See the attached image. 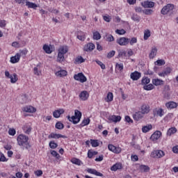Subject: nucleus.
<instances>
[{
    "instance_id": "63",
    "label": "nucleus",
    "mask_w": 178,
    "mask_h": 178,
    "mask_svg": "<svg viewBox=\"0 0 178 178\" xmlns=\"http://www.w3.org/2000/svg\"><path fill=\"white\" fill-rule=\"evenodd\" d=\"M8 134L10 136H15V134H16V130H15V129H10L8 130Z\"/></svg>"
},
{
    "instance_id": "46",
    "label": "nucleus",
    "mask_w": 178,
    "mask_h": 178,
    "mask_svg": "<svg viewBox=\"0 0 178 178\" xmlns=\"http://www.w3.org/2000/svg\"><path fill=\"white\" fill-rule=\"evenodd\" d=\"M65 127V125L60 122H58L56 124V129H58V130H62Z\"/></svg>"
},
{
    "instance_id": "21",
    "label": "nucleus",
    "mask_w": 178,
    "mask_h": 178,
    "mask_svg": "<svg viewBox=\"0 0 178 178\" xmlns=\"http://www.w3.org/2000/svg\"><path fill=\"white\" fill-rule=\"evenodd\" d=\"M95 48V45L92 43H88L84 47V51L86 52H89L90 51L94 50Z\"/></svg>"
},
{
    "instance_id": "35",
    "label": "nucleus",
    "mask_w": 178,
    "mask_h": 178,
    "mask_svg": "<svg viewBox=\"0 0 178 178\" xmlns=\"http://www.w3.org/2000/svg\"><path fill=\"white\" fill-rule=\"evenodd\" d=\"M106 102H111L113 101V94L112 92H108L107 97L105 99Z\"/></svg>"
},
{
    "instance_id": "60",
    "label": "nucleus",
    "mask_w": 178,
    "mask_h": 178,
    "mask_svg": "<svg viewBox=\"0 0 178 178\" xmlns=\"http://www.w3.org/2000/svg\"><path fill=\"white\" fill-rule=\"evenodd\" d=\"M103 19L104 22H107V23H109V22H111V19L112 18L109 15H104L103 16Z\"/></svg>"
},
{
    "instance_id": "1",
    "label": "nucleus",
    "mask_w": 178,
    "mask_h": 178,
    "mask_svg": "<svg viewBox=\"0 0 178 178\" xmlns=\"http://www.w3.org/2000/svg\"><path fill=\"white\" fill-rule=\"evenodd\" d=\"M29 137L26 135L21 134L17 137V143L19 145H22L23 147H25L26 149H29V148H31V146L30 145V143H29Z\"/></svg>"
},
{
    "instance_id": "24",
    "label": "nucleus",
    "mask_w": 178,
    "mask_h": 178,
    "mask_svg": "<svg viewBox=\"0 0 178 178\" xmlns=\"http://www.w3.org/2000/svg\"><path fill=\"white\" fill-rule=\"evenodd\" d=\"M171 72L172 69H170V67H168L162 72L159 73V76H160L161 77H165V76H168V74H170Z\"/></svg>"
},
{
    "instance_id": "38",
    "label": "nucleus",
    "mask_w": 178,
    "mask_h": 178,
    "mask_svg": "<svg viewBox=\"0 0 178 178\" xmlns=\"http://www.w3.org/2000/svg\"><path fill=\"white\" fill-rule=\"evenodd\" d=\"M10 83H15L16 81H17L18 78H17V74H13V75H10Z\"/></svg>"
},
{
    "instance_id": "30",
    "label": "nucleus",
    "mask_w": 178,
    "mask_h": 178,
    "mask_svg": "<svg viewBox=\"0 0 178 178\" xmlns=\"http://www.w3.org/2000/svg\"><path fill=\"white\" fill-rule=\"evenodd\" d=\"M67 51H69V49H67V47L63 46L59 48L58 54H61L65 56V54H67Z\"/></svg>"
},
{
    "instance_id": "43",
    "label": "nucleus",
    "mask_w": 178,
    "mask_h": 178,
    "mask_svg": "<svg viewBox=\"0 0 178 178\" xmlns=\"http://www.w3.org/2000/svg\"><path fill=\"white\" fill-rule=\"evenodd\" d=\"M49 145L52 149H55V148L58 147V143H55L54 140L50 141Z\"/></svg>"
},
{
    "instance_id": "56",
    "label": "nucleus",
    "mask_w": 178,
    "mask_h": 178,
    "mask_svg": "<svg viewBox=\"0 0 178 178\" xmlns=\"http://www.w3.org/2000/svg\"><path fill=\"white\" fill-rule=\"evenodd\" d=\"M96 63H97V65H99V66H100L101 69H102L103 70H105V69H106V67L104 65V64L102 63V62L99 60H96Z\"/></svg>"
},
{
    "instance_id": "13",
    "label": "nucleus",
    "mask_w": 178,
    "mask_h": 178,
    "mask_svg": "<svg viewBox=\"0 0 178 178\" xmlns=\"http://www.w3.org/2000/svg\"><path fill=\"white\" fill-rule=\"evenodd\" d=\"M144 113H142L141 111H138L136 112L134 115H133V118L134 119V120H140L141 119H143V118H144Z\"/></svg>"
},
{
    "instance_id": "40",
    "label": "nucleus",
    "mask_w": 178,
    "mask_h": 178,
    "mask_svg": "<svg viewBox=\"0 0 178 178\" xmlns=\"http://www.w3.org/2000/svg\"><path fill=\"white\" fill-rule=\"evenodd\" d=\"M71 162L72 163H74V165H78L79 166L81 165V161H80V159H79L73 158L72 159Z\"/></svg>"
},
{
    "instance_id": "26",
    "label": "nucleus",
    "mask_w": 178,
    "mask_h": 178,
    "mask_svg": "<svg viewBox=\"0 0 178 178\" xmlns=\"http://www.w3.org/2000/svg\"><path fill=\"white\" fill-rule=\"evenodd\" d=\"M26 3V6H27L28 8H31V9H37V8H38V6L33 2H30V1H26L25 2Z\"/></svg>"
},
{
    "instance_id": "50",
    "label": "nucleus",
    "mask_w": 178,
    "mask_h": 178,
    "mask_svg": "<svg viewBox=\"0 0 178 178\" xmlns=\"http://www.w3.org/2000/svg\"><path fill=\"white\" fill-rule=\"evenodd\" d=\"M151 81V80L149 79V78L148 77H143L142 79V84H149V82Z\"/></svg>"
},
{
    "instance_id": "25",
    "label": "nucleus",
    "mask_w": 178,
    "mask_h": 178,
    "mask_svg": "<svg viewBox=\"0 0 178 178\" xmlns=\"http://www.w3.org/2000/svg\"><path fill=\"white\" fill-rule=\"evenodd\" d=\"M154 112L156 116H159L160 118H162V116L165 115V111H163V109L162 108H156Z\"/></svg>"
},
{
    "instance_id": "42",
    "label": "nucleus",
    "mask_w": 178,
    "mask_h": 178,
    "mask_svg": "<svg viewBox=\"0 0 178 178\" xmlns=\"http://www.w3.org/2000/svg\"><path fill=\"white\" fill-rule=\"evenodd\" d=\"M65 60V56L60 53H58V57H57V62L62 63Z\"/></svg>"
},
{
    "instance_id": "15",
    "label": "nucleus",
    "mask_w": 178,
    "mask_h": 178,
    "mask_svg": "<svg viewBox=\"0 0 178 178\" xmlns=\"http://www.w3.org/2000/svg\"><path fill=\"white\" fill-rule=\"evenodd\" d=\"M141 6L143 8H154L155 6V3L154 1H143L141 3Z\"/></svg>"
},
{
    "instance_id": "51",
    "label": "nucleus",
    "mask_w": 178,
    "mask_h": 178,
    "mask_svg": "<svg viewBox=\"0 0 178 178\" xmlns=\"http://www.w3.org/2000/svg\"><path fill=\"white\" fill-rule=\"evenodd\" d=\"M90 144L92 147H98L99 145L98 140H90Z\"/></svg>"
},
{
    "instance_id": "10",
    "label": "nucleus",
    "mask_w": 178,
    "mask_h": 178,
    "mask_svg": "<svg viewBox=\"0 0 178 178\" xmlns=\"http://www.w3.org/2000/svg\"><path fill=\"white\" fill-rule=\"evenodd\" d=\"M22 111L28 113H34V112L37 111V109L32 106H26L22 108Z\"/></svg>"
},
{
    "instance_id": "33",
    "label": "nucleus",
    "mask_w": 178,
    "mask_h": 178,
    "mask_svg": "<svg viewBox=\"0 0 178 178\" xmlns=\"http://www.w3.org/2000/svg\"><path fill=\"white\" fill-rule=\"evenodd\" d=\"M152 125L151 124L146 125L145 127H143L142 128L143 133H148V131H149V130H152Z\"/></svg>"
},
{
    "instance_id": "20",
    "label": "nucleus",
    "mask_w": 178,
    "mask_h": 178,
    "mask_svg": "<svg viewBox=\"0 0 178 178\" xmlns=\"http://www.w3.org/2000/svg\"><path fill=\"white\" fill-rule=\"evenodd\" d=\"M165 106L168 109H175V108H177V103L175 102H169L165 104Z\"/></svg>"
},
{
    "instance_id": "23",
    "label": "nucleus",
    "mask_w": 178,
    "mask_h": 178,
    "mask_svg": "<svg viewBox=\"0 0 178 178\" xmlns=\"http://www.w3.org/2000/svg\"><path fill=\"white\" fill-rule=\"evenodd\" d=\"M122 168H123V165H122V163H117L111 168V170H112L113 172H116V170H119L122 169Z\"/></svg>"
},
{
    "instance_id": "18",
    "label": "nucleus",
    "mask_w": 178,
    "mask_h": 178,
    "mask_svg": "<svg viewBox=\"0 0 178 178\" xmlns=\"http://www.w3.org/2000/svg\"><path fill=\"white\" fill-rule=\"evenodd\" d=\"M48 138H66V136L60 134L51 133L49 135Z\"/></svg>"
},
{
    "instance_id": "19",
    "label": "nucleus",
    "mask_w": 178,
    "mask_h": 178,
    "mask_svg": "<svg viewBox=\"0 0 178 178\" xmlns=\"http://www.w3.org/2000/svg\"><path fill=\"white\" fill-rule=\"evenodd\" d=\"M141 77V73L136 71L134 72L131 73V79H132L134 81H137L138 79Z\"/></svg>"
},
{
    "instance_id": "57",
    "label": "nucleus",
    "mask_w": 178,
    "mask_h": 178,
    "mask_svg": "<svg viewBox=\"0 0 178 178\" xmlns=\"http://www.w3.org/2000/svg\"><path fill=\"white\" fill-rule=\"evenodd\" d=\"M43 122H47L48 120V122H49V120H51L52 119V116L51 115H48V116H45L43 115L42 116Z\"/></svg>"
},
{
    "instance_id": "52",
    "label": "nucleus",
    "mask_w": 178,
    "mask_h": 178,
    "mask_svg": "<svg viewBox=\"0 0 178 178\" xmlns=\"http://www.w3.org/2000/svg\"><path fill=\"white\" fill-rule=\"evenodd\" d=\"M51 154H52L53 156H55L57 159H59L60 158V155L58 154V152L55 150H51Z\"/></svg>"
},
{
    "instance_id": "32",
    "label": "nucleus",
    "mask_w": 178,
    "mask_h": 178,
    "mask_svg": "<svg viewBox=\"0 0 178 178\" xmlns=\"http://www.w3.org/2000/svg\"><path fill=\"white\" fill-rule=\"evenodd\" d=\"M84 62H86V60L81 56H79L76 58L74 63L79 65L80 63H84Z\"/></svg>"
},
{
    "instance_id": "41",
    "label": "nucleus",
    "mask_w": 178,
    "mask_h": 178,
    "mask_svg": "<svg viewBox=\"0 0 178 178\" xmlns=\"http://www.w3.org/2000/svg\"><path fill=\"white\" fill-rule=\"evenodd\" d=\"M27 49H24L22 50H19V51L17 54L19 55V58H21V56H26V55H27Z\"/></svg>"
},
{
    "instance_id": "64",
    "label": "nucleus",
    "mask_w": 178,
    "mask_h": 178,
    "mask_svg": "<svg viewBox=\"0 0 178 178\" xmlns=\"http://www.w3.org/2000/svg\"><path fill=\"white\" fill-rule=\"evenodd\" d=\"M35 175L38 176V177H40V176H42V170H38L35 172Z\"/></svg>"
},
{
    "instance_id": "54",
    "label": "nucleus",
    "mask_w": 178,
    "mask_h": 178,
    "mask_svg": "<svg viewBox=\"0 0 178 178\" xmlns=\"http://www.w3.org/2000/svg\"><path fill=\"white\" fill-rule=\"evenodd\" d=\"M115 33L119 34V35H123V34H126V31L124 29H117Z\"/></svg>"
},
{
    "instance_id": "58",
    "label": "nucleus",
    "mask_w": 178,
    "mask_h": 178,
    "mask_svg": "<svg viewBox=\"0 0 178 178\" xmlns=\"http://www.w3.org/2000/svg\"><path fill=\"white\" fill-rule=\"evenodd\" d=\"M153 13H154V10H152L151 9H146V10H143V13L145 15H152Z\"/></svg>"
},
{
    "instance_id": "9",
    "label": "nucleus",
    "mask_w": 178,
    "mask_h": 178,
    "mask_svg": "<svg viewBox=\"0 0 178 178\" xmlns=\"http://www.w3.org/2000/svg\"><path fill=\"white\" fill-rule=\"evenodd\" d=\"M140 112L145 115H148V113L151 111V107L148 104H143L140 107Z\"/></svg>"
},
{
    "instance_id": "36",
    "label": "nucleus",
    "mask_w": 178,
    "mask_h": 178,
    "mask_svg": "<svg viewBox=\"0 0 178 178\" xmlns=\"http://www.w3.org/2000/svg\"><path fill=\"white\" fill-rule=\"evenodd\" d=\"M177 131V129L175 127L170 128L167 131V135L172 136V134H175Z\"/></svg>"
},
{
    "instance_id": "45",
    "label": "nucleus",
    "mask_w": 178,
    "mask_h": 178,
    "mask_svg": "<svg viewBox=\"0 0 178 178\" xmlns=\"http://www.w3.org/2000/svg\"><path fill=\"white\" fill-rule=\"evenodd\" d=\"M33 73L35 74V76H40V74H41V70H40V67H35L33 68Z\"/></svg>"
},
{
    "instance_id": "17",
    "label": "nucleus",
    "mask_w": 178,
    "mask_h": 178,
    "mask_svg": "<svg viewBox=\"0 0 178 178\" xmlns=\"http://www.w3.org/2000/svg\"><path fill=\"white\" fill-rule=\"evenodd\" d=\"M87 172L90 173L91 175H95V176H99L100 177H102L104 176V175L102 173H101L92 168H88L87 170Z\"/></svg>"
},
{
    "instance_id": "3",
    "label": "nucleus",
    "mask_w": 178,
    "mask_h": 178,
    "mask_svg": "<svg viewBox=\"0 0 178 178\" xmlns=\"http://www.w3.org/2000/svg\"><path fill=\"white\" fill-rule=\"evenodd\" d=\"M175 9V5L173 4H167L164 6L161 11V15H168L169 12Z\"/></svg>"
},
{
    "instance_id": "2",
    "label": "nucleus",
    "mask_w": 178,
    "mask_h": 178,
    "mask_svg": "<svg viewBox=\"0 0 178 178\" xmlns=\"http://www.w3.org/2000/svg\"><path fill=\"white\" fill-rule=\"evenodd\" d=\"M67 119L70 120V122H72L74 124H77V123H79L81 119V112H80L79 110H75L74 115L71 118L68 115Z\"/></svg>"
},
{
    "instance_id": "31",
    "label": "nucleus",
    "mask_w": 178,
    "mask_h": 178,
    "mask_svg": "<svg viewBox=\"0 0 178 178\" xmlns=\"http://www.w3.org/2000/svg\"><path fill=\"white\" fill-rule=\"evenodd\" d=\"M77 38L80 40V41H84L86 40V34L83 31H78L77 33Z\"/></svg>"
},
{
    "instance_id": "6",
    "label": "nucleus",
    "mask_w": 178,
    "mask_h": 178,
    "mask_svg": "<svg viewBox=\"0 0 178 178\" xmlns=\"http://www.w3.org/2000/svg\"><path fill=\"white\" fill-rule=\"evenodd\" d=\"M108 149L109 151H111V152H113L114 154H120L122 152V148L115 147L113 145H108Z\"/></svg>"
},
{
    "instance_id": "61",
    "label": "nucleus",
    "mask_w": 178,
    "mask_h": 178,
    "mask_svg": "<svg viewBox=\"0 0 178 178\" xmlns=\"http://www.w3.org/2000/svg\"><path fill=\"white\" fill-rule=\"evenodd\" d=\"M132 20H134V22H140V17H138V15H134L131 17Z\"/></svg>"
},
{
    "instance_id": "49",
    "label": "nucleus",
    "mask_w": 178,
    "mask_h": 178,
    "mask_svg": "<svg viewBox=\"0 0 178 178\" xmlns=\"http://www.w3.org/2000/svg\"><path fill=\"white\" fill-rule=\"evenodd\" d=\"M88 124H90V118L83 120V122L81 124V126L82 127H84V126H87Z\"/></svg>"
},
{
    "instance_id": "48",
    "label": "nucleus",
    "mask_w": 178,
    "mask_h": 178,
    "mask_svg": "<svg viewBox=\"0 0 178 178\" xmlns=\"http://www.w3.org/2000/svg\"><path fill=\"white\" fill-rule=\"evenodd\" d=\"M144 90H146V91H149L151 90H154V85H152V83L149 84V85H146L143 87Z\"/></svg>"
},
{
    "instance_id": "12",
    "label": "nucleus",
    "mask_w": 178,
    "mask_h": 178,
    "mask_svg": "<svg viewBox=\"0 0 178 178\" xmlns=\"http://www.w3.org/2000/svg\"><path fill=\"white\" fill-rule=\"evenodd\" d=\"M88 97H90V94H88V92L86 90H83L79 94V98L81 101H87L88 99Z\"/></svg>"
},
{
    "instance_id": "39",
    "label": "nucleus",
    "mask_w": 178,
    "mask_h": 178,
    "mask_svg": "<svg viewBox=\"0 0 178 178\" xmlns=\"http://www.w3.org/2000/svg\"><path fill=\"white\" fill-rule=\"evenodd\" d=\"M43 50L44 51V52H46V54H52V51H51V47H49L48 44H44L43 46Z\"/></svg>"
},
{
    "instance_id": "5",
    "label": "nucleus",
    "mask_w": 178,
    "mask_h": 178,
    "mask_svg": "<svg viewBox=\"0 0 178 178\" xmlns=\"http://www.w3.org/2000/svg\"><path fill=\"white\" fill-rule=\"evenodd\" d=\"M74 79L77 81H80V83H86V81H87V77H86V76H84V74L81 72L75 74L74 76Z\"/></svg>"
},
{
    "instance_id": "55",
    "label": "nucleus",
    "mask_w": 178,
    "mask_h": 178,
    "mask_svg": "<svg viewBox=\"0 0 178 178\" xmlns=\"http://www.w3.org/2000/svg\"><path fill=\"white\" fill-rule=\"evenodd\" d=\"M115 54H116L115 51L113 50L111 51L110 52L108 53L107 58L108 59H111V58H113V56H115Z\"/></svg>"
},
{
    "instance_id": "62",
    "label": "nucleus",
    "mask_w": 178,
    "mask_h": 178,
    "mask_svg": "<svg viewBox=\"0 0 178 178\" xmlns=\"http://www.w3.org/2000/svg\"><path fill=\"white\" fill-rule=\"evenodd\" d=\"M115 66L120 72L123 70V63H116Z\"/></svg>"
},
{
    "instance_id": "37",
    "label": "nucleus",
    "mask_w": 178,
    "mask_h": 178,
    "mask_svg": "<svg viewBox=\"0 0 178 178\" xmlns=\"http://www.w3.org/2000/svg\"><path fill=\"white\" fill-rule=\"evenodd\" d=\"M106 41H108V42H112V41H115V38H113V35L111 34H107L105 36Z\"/></svg>"
},
{
    "instance_id": "53",
    "label": "nucleus",
    "mask_w": 178,
    "mask_h": 178,
    "mask_svg": "<svg viewBox=\"0 0 178 178\" xmlns=\"http://www.w3.org/2000/svg\"><path fill=\"white\" fill-rule=\"evenodd\" d=\"M154 63H155V65H157L158 66H163V65H165V60H157Z\"/></svg>"
},
{
    "instance_id": "11",
    "label": "nucleus",
    "mask_w": 178,
    "mask_h": 178,
    "mask_svg": "<svg viewBox=\"0 0 178 178\" xmlns=\"http://www.w3.org/2000/svg\"><path fill=\"white\" fill-rule=\"evenodd\" d=\"M161 136H162V132L159 131H156L150 137V139L152 141H156V140H159L161 138Z\"/></svg>"
},
{
    "instance_id": "16",
    "label": "nucleus",
    "mask_w": 178,
    "mask_h": 178,
    "mask_svg": "<svg viewBox=\"0 0 178 178\" xmlns=\"http://www.w3.org/2000/svg\"><path fill=\"white\" fill-rule=\"evenodd\" d=\"M156 54H158V49L156 47H153L149 54V59H154L156 56Z\"/></svg>"
},
{
    "instance_id": "27",
    "label": "nucleus",
    "mask_w": 178,
    "mask_h": 178,
    "mask_svg": "<svg viewBox=\"0 0 178 178\" xmlns=\"http://www.w3.org/2000/svg\"><path fill=\"white\" fill-rule=\"evenodd\" d=\"M19 60H20V55H18L17 53L15 54V56H12L10 58L11 63H17V62H19Z\"/></svg>"
},
{
    "instance_id": "29",
    "label": "nucleus",
    "mask_w": 178,
    "mask_h": 178,
    "mask_svg": "<svg viewBox=\"0 0 178 178\" xmlns=\"http://www.w3.org/2000/svg\"><path fill=\"white\" fill-rule=\"evenodd\" d=\"M25 134H30L31 133V127L30 125L25 124L22 127Z\"/></svg>"
},
{
    "instance_id": "28",
    "label": "nucleus",
    "mask_w": 178,
    "mask_h": 178,
    "mask_svg": "<svg viewBox=\"0 0 178 178\" xmlns=\"http://www.w3.org/2000/svg\"><path fill=\"white\" fill-rule=\"evenodd\" d=\"M154 86H163V81L159 79H154L152 80Z\"/></svg>"
},
{
    "instance_id": "4",
    "label": "nucleus",
    "mask_w": 178,
    "mask_h": 178,
    "mask_svg": "<svg viewBox=\"0 0 178 178\" xmlns=\"http://www.w3.org/2000/svg\"><path fill=\"white\" fill-rule=\"evenodd\" d=\"M150 156L152 158H163V156H165V152L162 150H154L152 152Z\"/></svg>"
},
{
    "instance_id": "22",
    "label": "nucleus",
    "mask_w": 178,
    "mask_h": 178,
    "mask_svg": "<svg viewBox=\"0 0 178 178\" xmlns=\"http://www.w3.org/2000/svg\"><path fill=\"white\" fill-rule=\"evenodd\" d=\"M55 74L57 77H65L67 76V72L65 70H62L55 72Z\"/></svg>"
},
{
    "instance_id": "44",
    "label": "nucleus",
    "mask_w": 178,
    "mask_h": 178,
    "mask_svg": "<svg viewBox=\"0 0 178 178\" xmlns=\"http://www.w3.org/2000/svg\"><path fill=\"white\" fill-rule=\"evenodd\" d=\"M140 172H149V167L147 166V165H140Z\"/></svg>"
},
{
    "instance_id": "8",
    "label": "nucleus",
    "mask_w": 178,
    "mask_h": 178,
    "mask_svg": "<svg viewBox=\"0 0 178 178\" xmlns=\"http://www.w3.org/2000/svg\"><path fill=\"white\" fill-rule=\"evenodd\" d=\"M129 40L127 38H120L119 39H117V44H119V45L121 46H126L127 44H129Z\"/></svg>"
},
{
    "instance_id": "7",
    "label": "nucleus",
    "mask_w": 178,
    "mask_h": 178,
    "mask_svg": "<svg viewBox=\"0 0 178 178\" xmlns=\"http://www.w3.org/2000/svg\"><path fill=\"white\" fill-rule=\"evenodd\" d=\"M108 120H109L110 123H118V122L122 120V117H120V115H110L108 118Z\"/></svg>"
},
{
    "instance_id": "34",
    "label": "nucleus",
    "mask_w": 178,
    "mask_h": 178,
    "mask_svg": "<svg viewBox=\"0 0 178 178\" xmlns=\"http://www.w3.org/2000/svg\"><path fill=\"white\" fill-rule=\"evenodd\" d=\"M93 34V40H96L98 41V40H101V33L98 31L92 32Z\"/></svg>"
},
{
    "instance_id": "14",
    "label": "nucleus",
    "mask_w": 178,
    "mask_h": 178,
    "mask_svg": "<svg viewBox=\"0 0 178 178\" xmlns=\"http://www.w3.org/2000/svg\"><path fill=\"white\" fill-rule=\"evenodd\" d=\"M63 113H65V110H63V108H60L53 112V116L56 118H60V115H63Z\"/></svg>"
},
{
    "instance_id": "47",
    "label": "nucleus",
    "mask_w": 178,
    "mask_h": 178,
    "mask_svg": "<svg viewBox=\"0 0 178 178\" xmlns=\"http://www.w3.org/2000/svg\"><path fill=\"white\" fill-rule=\"evenodd\" d=\"M151 37V31L149 30H146L144 32V40H147Z\"/></svg>"
},
{
    "instance_id": "59",
    "label": "nucleus",
    "mask_w": 178,
    "mask_h": 178,
    "mask_svg": "<svg viewBox=\"0 0 178 178\" xmlns=\"http://www.w3.org/2000/svg\"><path fill=\"white\" fill-rule=\"evenodd\" d=\"M126 55H127V53H126V51H124V50L120 51L118 53L119 58H122L123 56H126Z\"/></svg>"
}]
</instances>
